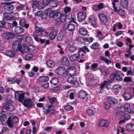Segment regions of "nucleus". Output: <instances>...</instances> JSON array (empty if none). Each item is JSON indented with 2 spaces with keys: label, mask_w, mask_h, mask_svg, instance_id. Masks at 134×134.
<instances>
[{
  "label": "nucleus",
  "mask_w": 134,
  "mask_h": 134,
  "mask_svg": "<svg viewBox=\"0 0 134 134\" xmlns=\"http://www.w3.org/2000/svg\"><path fill=\"white\" fill-rule=\"evenodd\" d=\"M78 54L77 55L76 54L71 55L69 59H79L80 56L81 57L83 56L84 54H86L87 53L90 52V51L88 48L85 46H82L81 47L78 48Z\"/></svg>",
  "instance_id": "1"
},
{
  "label": "nucleus",
  "mask_w": 134,
  "mask_h": 134,
  "mask_svg": "<svg viewBox=\"0 0 134 134\" xmlns=\"http://www.w3.org/2000/svg\"><path fill=\"white\" fill-rule=\"evenodd\" d=\"M11 96H9L8 97H6V99L8 101L4 103L3 105L4 109L9 111H11L14 109V106L12 104V101L11 100Z\"/></svg>",
  "instance_id": "2"
},
{
  "label": "nucleus",
  "mask_w": 134,
  "mask_h": 134,
  "mask_svg": "<svg viewBox=\"0 0 134 134\" xmlns=\"http://www.w3.org/2000/svg\"><path fill=\"white\" fill-rule=\"evenodd\" d=\"M25 93L22 91H16L15 92V97L19 102H23L24 98Z\"/></svg>",
  "instance_id": "3"
},
{
  "label": "nucleus",
  "mask_w": 134,
  "mask_h": 134,
  "mask_svg": "<svg viewBox=\"0 0 134 134\" xmlns=\"http://www.w3.org/2000/svg\"><path fill=\"white\" fill-rule=\"evenodd\" d=\"M101 24L104 26L106 25V23L108 21V19L107 15L103 13H100L98 16Z\"/></svg>",
  "instance_id": "4"
},
{
  "label": "nucleus",
  "mask_w": 134,
  "mask_h": 134,
  "mask_svg": "<svg viewBox=\"0 0 134 134\" xmlns=\"http://www.w3.org/2000/svg\"><path fill=\"white\" fill-rule=\"evenodd\" d=\"M46 32L45 31H44V29L38 26L35 27V31L34 33L35 35H38L39 37H42L44 36L45 35L44 34Z\"/></svg>",
  "instance_id": "5"
},
{
  "label": "nucleus",
  "mask_w": 134,
  "mask_h": 134,
  "mask_svg": "<svg viewBox=\"0 0 134 134\" xmlns=\"http://www.w3.org/2000/svg\"><path fill=\"white\" fill-rule=\"evenodd\" d=\"M18 119L16 117H13L11 118L9 117L7 120V123L8 126L10 128L12 127L14 124L17 123L18 121Z\"/></svg>",
  "instance_id": "6"
},
{
  "label": "nucleus",
  "mask_w": 134,
  "mask_h": 134,
  "mask_svg": "<svg viewBox=\"0 0 134 134\" xmlns=\"http://www.w3.org/2000/svg\"><path fill=\"white\" fill-rule=\"evenodd\" d=\"M2 36L3 38L5 40H10L15 37L14 34L10 32L4 33Z\"/></svg>",
  "instance_id": "7"
},
{
  "label": "nucleus",
  "mask_w": 134,
  "mask_h": 134,
  "mask_svg": "<svg viewBox=\"0 0 134 134\" xmlns=\"http://www.w3.org/2000/svg\"><path fill=\"white\" fill-rule=\"evenodd\" d=\"M21 45V44L18 40H15L14 41L12 45V49L14 52H16L18 50L19 51Z\"/></svg>",
  "instance_id": "8"
},
{
  "label": "nucleus",
  "mask_w": 134,
  "mask_h": 134,
  "mask_svg": "<svg viewBox=\"0 0 134 134\" xmlns=\"http://www.w3.org/2000/svg\"><path fill=\"white\" fill-rule=\"evenodd\" d=\"M89 22L91 25L94 28L97 27V23L96 20L95 18L93 15H91L88 18Z\"/></svg>",
  "instance_id": "9"
},
{
  "label": "nucleus",
  "mask_w": 134,
  "mask_h": 134,
  "mask_svg": "<svg viewBox=\"0 0 134 134\" xmlns=\"http://www.w3.org/2000/svg\"><path fill=\"white\" fill-rule=\"evenodd\" d=\"M67 27L68 31H70V35L71 36H72L74 33L75 27L73 23L69 22L68 24Z\"/></svg>",
  "instance_id": "10"
},
{
  "label": "nucleus",
  "mask_w": 134,
  "mask_h": 134,
  "mask_svg": "<svg viewBox=\"0 0 134 134\" xmlns=\"http://www.w3.org/2000/svg\"><path fill=\"white\" fill-rule=\"evenodd\" d=\"M86 13L83 12H80L78 13L77 15V19L79 22L83 20L86 17Z\"/></svg>",
  "instance_id": "11"
},
{
  "label": "nucleus",
  "mask_w": 134,
  "mask_h": 134,
  "mask_svg": "<svg viewBox=\"0 0 134 134\" xmlns=\"http://www.w3.org/2000/svg\"><path fill=\"white\" fill-rule=\"evenodd\" d=\"M19 51L21 53H27L29 51L28 47L26 44L24 43H23L22 45L21 44Z\"/></svg>",
  "instance_id": "12"
},
{
  "label": "nucleus",
  "mask_w": 134,
  "mask_h": 134,
  "mask_svg": "<svg viewBox=\"0 0 134 134\" xmlns=\"http://www.w3.org/2000/svg\"><path fill=\"white\" fill-rule=\"evenodd\" d=\"M66 70L64 67H59L55 70V72L58 75H62L66 71Z\"/></svg>",
  "instance_id": "13"
},
{
  "label": "nucleus",
  "mask_w": 134,
  "mask_h": 134,
  "mask_svg": "<svg viewBox=\"0 0 134 134\" xmlns=\"http://www.w3.org/2000/svg\"><path fill=\"white\" fill-rule=\"evenodd\" d=\"M3 4H6L3 6L4 8L6 10L9 11H12L14 9V6L10 4V3L4 2L3 3Z\"/></svg>",
  "instance_id": "14"
},
{
  "label": "nucleus",
  "mask_w": 134,
  "mask_h": 134,
  "mask_svg": "<svg viewBox=\"0 0 134 134\" xmlns=\"http://www.w3.org/2000/svg\"><path fill=\"white\" fill-rule=\"evenodd\" d=\"M22 103L26 107H31L33 105V102L32 100L29 99H25Z\"/></svg>",
  "instance_id": "15"
},
{
  "label": "nucleus",
  "mask_w": 134,
  "mask_h": 134,
  "mask_svg": "<svg viewBox=\"0 0 134 134\" xmlns=\"http://www.w3.org/2000/svg\"><path fill=\"white\" fill-rule=\"evenodd\" d=\"M110 83L111 81L110 80H108L104 81L103 83L100 85V87L101 88H103L105 86L106 88L108 89L110 88Z\"/></svg>",
  "instance_id": "16"
},
{
  "label": "nucleus",
  "mask_w": 134,
  "mask_h": 134,
  "mask_svg": "<svg viewBox=\"0 0 134 134\" xmlns=\"http://www.w3.org/2000/svg\"><path fill=\"white\" fill-rule=\"evenodd\" d=\"M61 14L60 12H57L56 10H54V13L51 14V18L55 20H59L60 16H61Z\"/></svg>",
  "instance_id": "17"
},
{
  "label": "nucleus",
  "mask_w": 134,
  "mask_h": 134,
  "mask_svg": "<svg viewBox=\"0 0 134 134\" xmlns=\"http://www.w3.org/2000/svg\"><path fill=\"white\" fill-rule=\"evenodd\" d=\"M3 113H6L5 112H3V113L0 111V119L1 120V123L2 124H4L5 122H7V116L5 114H3Z\"/></svg>",
  "instance_id": "18"
},
{
  "label": "nucleus",
  "mask_w": 134,
  "mask_h": 134,
  "mask_svg": "<svg viewBox=\"0 0 134 134\" xmlns=\"http://www.w3.org/2000/svg\"><path fill=\"white\" fill-rule=\"evenodd\" d=\"M75 43L74 41H71L68 44L69 49L71 52H75L76 49V48L75 46Z\"/></svg>",
  "instance_id": "19"
},
{
  "label": "nucleus",
  "mask_w": 134,
  "mask_h": 134,
  "mask_svg": "<svg viewBox=\"0 0 134 134\" xmlns=\"http://www.w3.org/2000/svg\"><path fill=\"white\" fill-rule=\"evenodd\" d=\"M14 31L16 34H19L23 33L25 31V30L21 26H17L15 28Z\"/></svg>",
  "instance_id": "20"
},
{
  "label": "nucleus",
  "mask_w": 134,
  "mask_h": 134,
  "mask_svg": "<svg viewBox=\"0 0 134 134\" xmlns=\"http://www.w3.org/2000/svg\"><path fill=\"white\" fill-rule=\"evenodd\" d=\"M67 80L69 83L72 84L78 82L77 78L75 76H70L68 78Z\"/></svg>",
  "instance_id": "21"
},
{
  "label": "nucleus",
  "mask_w": 134,
  "mask_h": 134,
  "mask_svg": "<svg viewBox=\"0 0 134 134\" xmlns=\"http://www.w3.org/2000/svg\"><path fill=\"white\" fill-rule=\"evenodd\" d=\"M76 70L75 68L73 66H71L68 69L67 72L70 75L72 76L75 74Z\"/></svg>",
  "instance_id": "22"
},
{
  "label": "nucleus",
  "mask_w": 134,
  "mask_h": 134,
  "mask_svg": "<svg viewBox=\"0 0 134 134\" xmlns=\"http://www.w3.org/2000/svg\"><path fill=\"white\" fill-rule=\"evenodd\" d=\"M64 31H60L57 36V39L58 41H61L64 39L65 37Z\"/></svg>",
  "instance_id": "23"
},
{
  "label": "nucleus",
  "mask_w": 134,
  "mask_h": 134,
  "mask_svg": "<svg viewBox=\"0 0 134 134\" xmlns=\"http://www.w3.org/2000/svg\"><path fill=\"white\" fill-rule=\"evenodd\" d=\"M126 130L129 131H132L134 130V124L128 123L126 125Z\"/></svg>",
  "instance_id": "24"
},
{
  "label": "nucleus",
  "mask_w": 134,
  "mask_h": 134,
  "mask_svg": "<svg viewBox=\"0 0 134 134\" xmlns=\"http://www.w3.org/2000/svg\"><path fill=\"white\" fill-rule=\"evenodd\" d=\"M104 6L103 3H100L97 5L94 6L93 9L95 10H98L104 8Z\"/></svg>",
  "instance_id": "25"
},
{
  "label": "nucleus",
  "mask_w": 134,
  "mask_h": 134,
  "mask_svg": "<svg viewBox=\"0 0 134 134\" xmlns=\"http://www.w3.org/2000/svg\"><path fill=\"white\" fill-rule=\"evenodd\" d=\"M3 16L4 20H10L12 19L10 13L8 12H5L3 14Z\"/></svg>",
  "instance_id": "26"
},
{
  "label": "nucleus",
  "mask_w": 134,
  "mask_h": 134,
  "mask_svg": "<svg viewBox=\"0 0 134 134\" xmlns=\"http://www.w3.org/2000/svg\"><path fill=\"white\" fill-rule=\"evenodd\" d=\"M79 32L81 35L83 36L86 35L87 34V31L85 28L81 27L79 29Z\"/></svg>",
  "instance_id": "27"
},
{
  "label": "nucleus",
  "mask_w": 134,
  "mask_h": 134,
  "mask_svg": "<svg viewBox=\"0 0 134 134\" xmlns=\"http://www.w3.org/2000/svg\"><path fill=\"white\" fill-rule=\"evenodd\" d=\"M122 96L126 100H128L132 98L131 94L128 92H124Z\"/></svg>",
  "instance_id": "28"
},
{
  "label": "nucleus",
  "mask_w": 134,
  "mask_h": 134,
  "mask_svg": "<svg viewBox=\"0 0 134 134\" xmlns=\"http://www.w3.org/2000/svg\"><path fill=\"white\" fill-rule=\"evenodd\" d=\"M108 121L106 120H102L99 123L98 125L99 126L102 127L103 126H107L108 125Z\"/></svg>",
  "instance_id": "29"
},
{
  "label": "nucleus",
  "mask_w": 134,
  "mask_h": 134,
  "mask_svg": "<svg viewBox=\"0 0 134 134\" xmlns=\"http://www.w3.org/2000/svg\"><path fill=\"white\" fill-rule=\"evenodd\" d=\"M100 70L102 74L105 75H108L109 73L108 69L103 67H101L100 68Z\"/></svg>",
  "instance_id": "30"
},
{
  "label": "nucleus",
  "mask_w": 134,
  "mask_h": 134,
  "mask_svg": "<svg viewBox=\"0 0 134 134\" xmlns=\"http://www.w3.org/2000/svg\"><path fill=\"white\" fill-rule=\"evenodd\" d=\"M124 107L126 111L131 114L133 113V112L130 109V105L128 103H126L124 104Z\"/></svg>",
  "instance_id": "31"
},
{
  "label": "nucleus",
  "mask_w": 134,
  "mask_h": 134,
  "mask_svg": "<svg viewBox=\"0 0 134 134\" xmlns=\"http://www.w3.org/2000/svg\"><path fill=\"white\" fill-rule=\"evenodd\" d=\"M87 93L85 91L81 90L80 91L79 93V96L81 98H83L85 97L87 95Z\"/></svg>",
  "instance_id": "32"
},
{
  "label": "nucleus",
  "mask_w": 134,
  "mask_h": 134,
  "mask_svg": "<svg viewBox=\"0 0 134 134\" xmlns=\"http://www.w3.org/2000/svg\"><path fill=\"white\" fill-rule=\"evenodd\" d=\"M120 3L121 6L124 8H126L129 4L127 0H120Z\"/></svg>",
  "instance_id": "33"
},
{
  "label": "nucleus",
  "mask_w": 134,
  "mask_h": 134,
  "mask_svg": "<svg viewBox=\"0 0 134 134\" xmlns=\"http://www.w3.org/2000/svg\"><path fill=\"white\" fill-rule=\"evenodd\" d=\"M57 35V33L55 31H53L50 32L49 35V38L51 40H54Z\"/></svg>",
  "instance_id": "34"
},
{
  "label": "nucleus",
  "mask_w": 134,
  "mask_h": 134,
  "mask_svg": "<svg viewBox=\"0 0 134 134\" xmlns=\"http://www.w3.org/2000/svg\"><path fill=\"white\" fill-rule=\"evenodd\" d=\"M107 99L109 102H111L114 104H116L118 103V100L116 99L111 97L109 96L108 97Z\"/></svg>",
  "instance_id": "35"
},
{
  "label": "nucleus",
  "mask_w": 134,
  "mask_h": 134,
  "mask_svg": "<svg viewBox=\"0 0 134 134\" xmlns=\"http://www.w3.org/2000/svg\"><path fill=\"white\" fill-rule=\"evenodd\" d=\"M49 5L52 7H55L58 6V4L56 0H50Z\"/></svg>",
  "instance_id": "36"
},
{
  "label": "nucleus",
  "mask_w": 134,
  "mask_h": 134,
  "mask_svg": "<svg viewBox=\"0 0 134 134\" xmlns=\"http://www.w3.org/2000/svg\"><path fill=\"white\" fill-rule=\"evenodd\" d=\"M67 16V15L66 16L64 14H61V16H60L58 21L60 20V22L64 23L66 21Z\"/></svg>",
  "instance_id": "37"
},
{
  "label": "nucleus",
  "mask_w": 134,
  "mask_h": 134,
  "mask_svg": "<svg viewBox=\"0 0 134 134\" xmlns=\"http://www.w3.org/2000/svg\"><path fill=\"white\" fill-rule=\"evenodd\" d=\"M5 54L10 58H13L15 56L14 53L12 51L8 50L5 52Z\"/></svg>",
  "instance_id": "38"
},
{
  "label": "nucleus",
  "mask_w": 134,
  "mask_h": 134,
  "mask_svg": "<svg viewBox=\"0 0 134 134\" xmlns=\"http://www.w3.org/2000/svg\"><path fill=\"white\" fill-rule=\"evenodd\" d=\"M40 4V2L37 1H35L33 2L32 7L33 9H35L37 7L39 8V6Z\"/></svg>",
  "instance_id": "39"
},
{
  "label": "nucleus",
  "mask_w": 134,
  "mask_h": 134,
  "mask_svg": "<svg viewBox=\"0 0 134 134\" xmlns=\"http://www.w3.org/2000/svg\"><path fill=\"white\" fill-rule=\"evenodd\" d=\"M47 65L51 68H53L55 65V63L51 60H49L47 62Z\"/></svg>",
  "instance_id": "40"
},
{
  "label": "nucleus",
  "mask_w": 134,
  "mask_h": 134,
  "mask_svg": "<svg viewBox=\"0 0 134 134\" xmlns=\"http://www.w3.org/2000/svg\"><path fill=\"white\" fill-rule=\"evenodd\" d=\"M60 61L61 64L66 66H68L69 63V61L68 59H61Z\"/></svg>",
  "instance_id": "41"
},
{
  "label": "nucleus",
  "mask_w": 134,
  "mask_h": 134,
  "mask_svg": "<svg viewBox=\"0 0 134 134\" xmlns=\"http://www.w3.org/2000/svg\"><path fill=\"white\" fill-rule=\"evenodd\" d=\"M115 12H117L120 15H122L123 16H124L125 15V10H123L121 8H119V9L118 10L116 11Z\"/></svg>",
  "instance_id": "42"
},
{
  "label": "nucleus",
  "mask_w": 134,
  "mask_h": 134,
  "mask_svg": "<svg viewBox=\"0 0 134 134\" xmlns=\"http://www.w3.org/2000/svg\"><path fill=\"white\" fill-rule=\"evenodd\" d=\"M122 86L118 84L114 85L113 86V89L117 91L120 90L122 88Z\"/></svg>",
  "instance_id": "43"
},
{
  "label": "nucleus",
  "mask_w": 134,
  "mask_h": 134,
  "mask_svg": "<svg viewBox=\"0 0 134 134\" xmlns=\"http://www.w3.org/2000/svg\"><path fill=\"white\" fill-rule=\"evenodd\" d=\"M49 80V78L47 76H41L39 80L40 81L43 82H47Z\"/></svg>",
  "instance_id": "44"
},
{
  "label": "nucleus",
  "mask_w": 134,
  "mask_h": 134,
  "mask_svg": "<svg viewBox=\"0 0 134 134\" xmlns=\"http://www.w3.org/2000/svg\"><path fill=\"white\" fill-rule=\"evenodd\" d=\"M59 80L57 78H54L52 79L50 83H51L53 84L54 85H57L59 82Z\"/></svg>",
  "instance_id": "45"
},
{
  "label": "nucleus",
  "mask_w": 134,
  "mask_h": 134,
  "mask_svg": "<svg viewBox=\"0 0 134 134\" xmlns=\"http://www.w3.org/2000/svg\"><path fill=\"white\" fill-rule=\"evenodd\" d=\"M76 40L81 42H85V38H83L82 37L78 36L76 38Z\"/></svg>",
  "instance_id": "46"
},
{
  "label": "nucleus",
  "mask_w": 134,
  "mask_h": 134,
  "mask_svg": "<svg viewBox=\"0 0 134 134\" xmlns=\"http://www.w3.org/2000/svg\"><path fill=\"white\" fill-rule=\"evenodd\" d=\"M110 105L111 104L109 101H106L104 103V108L106 109H109L110 107Z\"/></svg>",
  "instance_id": "47"
},
{
  "label": "nucleus",
  "mask_w": 134,
  "mask_h": 134,
  "mask_svg": "<svg viewBox=\"0 0 134 134\" xmlns=\"http://www.w3.org/2000/svg\"><path fill=\"white\" fill-rule=\"evenodd\" d=\"M116 74L117 75H116V79L118 81H121L122 80V74L119 73V72H116Z\"/></svg>",
  "instance_id": "48"
},
{
  "label": "nucleus",
  "mask_w": 134,
  "mask_h": 134,
  "mask_svg": "<svg viewBox=\"0 0 134 134\" xmlns=\"http://www.w3.org/2000/svg\"><path fill=\"white\" fill-rule=\"evenodd\" d=\"M99 44L97 42L93 43L91 46V48L92 49H97L99 48Z\"/></svg>",
  "instance_id": "49"
},
{
  "label": "nucleus",
  "mask_w": 134,
  "mask_h": 134,
  "mask_svg": "<svg viewBox=\"0 0 134 134\" xmlns=\"http://www.w3.org/2000/svg\"><path fill=\"white\" fill-rule=\"evenodd\" d=\"M54 12V11L52 10L51 9L48 8L46 10L45 12V13H46L48 15H49V16L50 17H51L52 16L51 15V13H53Z\"/></svg>",
  "instance_id": "50"
},
{
  "label": "nucleus",
  "mask_w": 134,
  "mask_h": 134,
  "mask_svg": "<svg viewBox=\"0 0 134 134\" xmlns=\"http://www.w3.org/2000/svg\"><path fill=\"white\" fill-rule=\"evenodd\" d=\"M28 47L29 51V52H33L36 49V47L32 45H29Z\"/></svg>",
  "instance_id": "51"
},
{
  "label": "nucleus",
  "mask_w": 134,
  "mask_h": 134,
  "mask_svg": "<svg viewBox=\"0 0 134 134\" xmlns=\"http://www.w3.org/2000/svg\"><path fill=\"white\" fill-rule=\"evenodd\" d=\"M118 0H113L112 4L113 5V8L114 10L115 11H117V8L115 6V3L117 2Z\"/></svg>",
  "instance_id": "52"
},
{
  "label": "nucleus",
  "mask_w": 134,
  "mask_h": 134,
  "mask_svg": "<svg viewBox=\"0 0 134 134\" xmlns=\"http://www.w3.org/2000/svg\"><path fill=\"white\" fill-rule=\"evenodd\" d=\"M51 111H52L51 112L52 113H54L55 112L54 110L53 109H52L51 110H49L48 109H44V112L45 114L47 115Z\"/></svg>",
  "instance_id": "53"
},
{
  "label": "nucleus",
  "mask_w": 134,
  "mask_h": 134,
  "mask_svg": "<svg viewBox=\"0 0 134 134\" xmlns=\"http://www.w3.org/2000/svg\"><path fill=\"white\" fill-rule=\"evenodd\" d=\"M50 0H43L42 4L44 6H46L49 5Z\"/></svg>",
  "instance_id": "54"
},
{
  "label": "nucleus",
  "mask_w": 134,
  "mask_h": 134,
  "mask_svg": "<svg viewBox=\"0 0 134 134\" xmlns=\"http://www.w3.org/2000/svg\"><path fill=\"white\" fill-rule=\"evenodd\" d=\"M73 109V107L70 105H66L64 107V109L66 110H72Z\"/></svg>",
  "instance_id": "55"
},
{
  "label": "nucleus",
  "mask_w": 134,
  "mask_h": 134,
  "mask_svg": "<svg viewBox=\"0 0 134 134\" xmlns=\"http://www.w3.org/2000/svg\"><path fill=\"white\" fill-rule=\"evenodd\" d=\"M98 65L97 63H94L91 65V69L94 71H96L97 70V67Z\"/></svg>",
  "instance_id": "56"
},
{
  "label": "nucleus",
  "mask_w": 134,
  "mask_h": 134,
  "mask_svg": "<svg viewBox=\"0 0 134 134\" xmlns=\"http://www.w3.org/2000/svg\"><path fill=\"white\" fill-rule=\"evenodd\" d=\"M26 21L25 19H21L19 21V25L21 27L23 25L25 24V23H26Z\"/></svg>",
  "instance_id": "57"
},
{
  "label": "nucleus",
  "mask_w": 134,
  "mask_h": 134,
  "mask_svg": "<svg viewBox=\"0 0 134 134\" xmlns=\"http://www.w3.org/2000/svg\"><path fill=\"white\" fill-rule=\"evenodd\" d=\"M71 91H72L70 93L69 97L71 99H74V94L73 92H74V90H70L68 91V93H69Z\"/></svg>",
  "instance_id": "58"
},
{
  "label": "nucleus",
  "mask_w": 134,
  "mask_h": 134,
  "mask_svg": "<svg viewBox=\"0 0 134 134\" xmlns=\"http://www.w3.org/2000/svg\"><path fill=\"white\" fill-rule=\"evenodd\" d=\"M93 38L92 37H87L85 38V42L87 41L89 43H91L93 41Z\"/></svg>",
  "instance_id": "59"
},
{
  "label": "nucleus",
  "mask_w": 134,
  "mask_h": 134,
  "mask_svg": "<svg viewBox=\"0 0 134 134\" xmlns=\"http://www.w3.org/2000/svg\"><path fill=\"white\" fill-rule=\"evenodd\" d=\"M117 75V74H116V72H114L110 75V79L112 80H114L115 78H116V75Z\"/></svg>",
  "instance_id": "60"
},
{
  "label": "nucleus",
  "mask_w": 134,
  "mask_h": 134,
  "mask_svg": "<svg viewBox=\"0 0 134 134\" xmlns=\"http://www.w3.org/2000/svg\"><path fill=\"white\" fill-rule=\"evenodd\" d=\"M38 35H35V34L33 33V37L35 40L37 42H39L40 38H38Z\"/></svg>",
  "instance_id": "61"
},
{
  "label": "nucleus",
  "mask_w": 134,
  "mask_h": 134,
  "mask_svg": "<svg viewBox=\"0 0 134 134\" xmlns=\"http://www.w3.org/2000/svg\"><path fill=\"white\" fill-rule=\"evenodd\" d=\"M48 99L50 102L52 104L54 103L56 100V98L55 97L49 98Z\"/></svg>",
  "instance_id": "62"
},
{
  "label": "nucleus",
  "mask_w": 134,
  "mask_h": 134,
  "mask_svg": "<svg viewBox=\"0 0 134 134\" xmlns=\"http://www.w3.org/2000/svg\"><path fill=\"white\" fill-rule=\"evenodd\" d=\"M48 15L45 13H42L41 16V18L42 19H44L47 18Z\"/></svg>",
  "instance_id": "63"
},
{
  "label": "nucleus",
  "mask_w": 134,
  "mask_h": 134,
  "mask_svg": "<svg viewBox=\"0 0 134 134\" xmlns=\"http://www.w3.org/2000/svg\"><path fill=\"white\" fill-rule=\"evenodd\" d=\"M42 13V12L41 10H39L35 13V16H41Z\"/></svg>",
  "instance_id": "64"
}]
</instances>
